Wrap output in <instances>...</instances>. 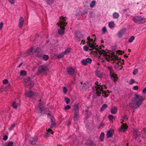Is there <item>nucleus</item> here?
<instances>
[{
    "mask_svg": "<svg viewBox=\"0 0 146 146\" xmlns=\"http://www.w3.org/2000/svg\"><path fill=\"white\" fill-rule=\"evenodd\" d=\"M138 73V70L137 69H135L133 72V74L135 75L137 74Z\"/></svg>",
    "mask_w": 146,
    "mask_h": 146,
    "instance_id": "nucleus-39",
    "label": "nucleus"
},
{
    "mask_svg": "<svg viewBox=\"0 0 146 146\" xmlns=\"http://www.w3.org/2000/svg\"><path fill=\"white\" fill-rule=\"evenodd\" d=\"M65 100L67 104H68L70 102V99L68 98L67 97H66L65 98Z\"/></svg>",
    "mask_w": 146,
    "mask_h": 146,
    "instance_id": "nucleus-40",
    "label": "nucleus"
},
{
    "mask_svg": "<svg viewBox=\"0 0 146 146\" xmlns=\"http://www.w3.org/2000/svg\"><path fill=\"white\" fill-rule=\"evenodd\" d=\"M134 131L135 132V134H137V129H134Z\"/></svg>",
    "mask_w": 146,
    "mask_h": 146,
    "instance_id": "nucleus-55",
    "label": "nucleus"
},
{
    "mask_svg": "<svg viewBox=\"0 0 146 146\" xmlns=\"http://www.w3.org/2000/svg\"><path fill=\"white\" fill-rule=\"evenodd\" d=\"M48 69V68L47 66L45 65H41L38 67V71L39 73H42Z\"/></svg>",
    "mask_w": 146,
    "mask_h": 146,
    "instance_id": "nucleus-11",
    "label": "nucleus"
},
{
    "mask_svg": "<svg viewBox=\"0 0 146 146\" xmlns=\"http://www.w3.org/2000/svg\"><path fill=\"white\" fill-rule=\"evenodd\" d=\"M74 114H79L78 110V106L77 104H76L74 106Z\"/></svg>",
    "mask_w": 146,
    "mask_h": 146,
    "instance_id": "nucleus-21",
    "label": "nucleus"
},
{
    "mask_svg": "<svg viewBox=\"0 0 146 146\" xmlns=\"http://www.w3.org/2000/svg\"><path fill=\"white\" fill-rule=\"evenodd\" d=\"M107 31L106 28V27H104L102 29V32L103 33H105Z\"/></svg>",
    "mask_w": 146,
    "mask_h": 146,
    "instance_id": "nucleus-47",
    "label": "nucleus"
},
{
    "mask_svg": "<svg viewBox=\"0 0 146 146\" xmlns=\"http://www.w3.org/2000/svg\"><path fill=\"white\" fill-rule=\"evenodd\" d=\"M126 30L125 29H123L119 31L117 34V35L119 38L123 36L125 33Z\"/></svg>",
    "mask_w": 146,
    "mask_h": 146,
    "instance_id": "nucleus-14",
    "label": "nucleus"
},
{
    "mask_svg": "<svg viewBox=\"0 0 146 146\" xmlns=\"http://www.w3.org/2000/svg\"><path fill=\"white\" fill-rule=\"evenodd\" d=\"M108 26L111 29L113 28L115 26L114 22L111 21L108 24Z\"/></svg>",
    "mask_w": 146,
    "mask_h": 146,
    "instance_id": "nucleus-25",
    "label": "nucleus"
},
{
    "mask_svg": "<svg viewBox=\"0 0 146 146\" xmlns=\"http://www.w3.org/2000/svg\"><path fill=\"white\" fill-rule=\"evenodd\" d=\"M12 4H13L15 2V0H8Z\"/></svg>",
    "mask_w": 146,
    "mask_h": 146,
    "instance_id": "nucleus-50",
    "label": "nucleus"
},
{
    "mask_svg": "<svg viewBox=\"0 0 146 146\" xmlns=\"http://www.w3.org/2000/svg\"><path fill=\"white\" fill-rule=\"evenodd\" d=\"M67 71L68 74L72 75L74 74L75 73L74 70L72 67H68L67 69Z\"/></svg>",
    "mask_w": 146,
    "mask_h": 146,
    "instance_id": "nucleus-17",
    "label": "nucleus"
},
{
    "mask_svg": "<svg viewBox=\"0 0 146 146\" xmlns=\"http://www.w3.org/2000/svg\"><path fill=\"white\" fill-rule=\"evenodd\" d=\"M34 52L35 54L38 57H40L42 56V52L41 51L40 49L38 48H37L35 49H34L33 47L31 48L29 50L27 51L26 52V55H29L31 52Z\"/></svg>",
    "mask_w": 146,
    "mask_h": 146,
    "instance_id": "nucleus-5",
    "label": "nucleus"
},
{
    "mask_svg": "<svg viewBox=\"0 0 146 146\" xmlns=\"http://www.w3.org/2000/svg\"><path fill=\"white\" fill-rule=\"evenodd\" d=\"M13 142L12 141H10L8 143L7 146H13Z\"/></svg>",
    "mask_w": 146,
    "mask_h": 146,
    "instance_id": "nucleus-44",
    "label": "nucleus"
},
{
    "mask_svg": "<svg viewBox=\"0 0 146 146\" xmlns=\"http://www.w3.org/2000/svg\"><path fill=\"white\" fill-rule=\"evenodd\" d=\"M50 116L51 117V119L52 123L50 127L49 128L48 130H46L47 132L45 133V136L48 137L50 134H53L54 132L52 131V129L54 126L55 125V123L54 122H52V117L51 115H50Z\"/></svg>",
    "mask_w": 146,
    "mask_h": 146,
    "instance_id": "nucleus-8",
    "label": "nucleus"
},
{
    "mask_svg": "<svg viewBox=\"0 0 146 146\" xmlns=\"http://www.w3.org/2000/svg\"><path fill=\"white\" fill-rule=\"evenodd\" d=\"M26 74V72L25 70H22L20 72V75L21 76H25Z\"/></svg>",
    "mask_w": 146,
    "mask_h": 146,
    "instance_id": "nucleus-36",
    "label": "nucleus"
},
{
    "mask_svg": "<svg viewBox=\"0 0 146 146\" xmlns=\"http://www.w3.org/2000/svg\"><path fill=\"white\" fill-rule=\"evenodd\" d=\"M127 127L128 126L126 124L123 123L119 127V130L121 131L124 132L126 131V130L127 129Z\"/></svg>",
    "mask_w": 146,
    "mask_h": 146,
    "instance_id": "nucleus-15",
    "label": "nucleus"
},
{
    "mask_svg": "<svg viewBox=\"0 0 146 146\" xmlns=\"http://www.w3.org/2000/svg\"><path fill=\"white\" fill-rule=\"evenodd\" d=\"M79 117V114H74V120L75 121H77L78 120Z\"/></svg>",
    "mask_w": 146,
    "mask_h": 146,
    "instance_id": "nucleus-28",
    "label": "nucleus"
},
{
    "mask_svg": "<svg viewBox=\"0 0 146 146\" xmlns=\"http://www.w3.org/2000/svg\"><path fill=\"white\" fill-rule=\"evenodd\" d=\"M98 46L97 45L96 47H95L93 51L99 57H104V59L108 61L110 60H115V62H117V63L118 65H121L120 62H120L117 56L114 54L106 53L105 51H106L107 49L103 46H100L99 48H98Z\"/></svg>",
    "mask_w": 146,
    "mask_h": 146,
    "instance_id": "nucleus-1",
    "label": "nucleus"
},
{
    "mask_svg": "<svg viewBox=\"0 0 146 146\" xmlns=\"http://www.w3.org/2000/svg\"><path fill=\"white\" fill-rule=\"evenodd\" d=\"M145 99V96L135 94V97L130 104L131 107L135 109L138 108Z\"/></svg>",
    "mask_w": 146,
    "mask_h": 146,
    "instance_id": "nucleus-4",
    "label": "nucleus"
},
{
    "mask_svg": "<svg viewBox=\"0 0 146 146\" xmlns=\"http://www.w3.org/2000/svg\"><path fill=\"white\" fill-rule=\"evenodd\" d=\"M91 143L90 144V145H87L86 146H93L92 143H93L92 142H91Z\"/></svg>",
    "mask_w": 146,
    "mask_h": 146,
    "instance_id": "nucleus-56",
    "label": "nucleus"
},
{
    "mask_svg": "<svg viewBox=\"0 0 146 146\" xmlns=\"http://www.w3.org/2000/svg\"><path fill=\"white\" fill-rule=\"evenodd\" d=\"M62 21L61 20L59 22V23H58V25L59 26H60V29L58 30V34L61 35H62L64 33V27L62 28L61 27V26L62 25H64L65 26L67 25V23L65 22V18L64 17H62Z\"/></svg>",
    "mask_w": 146,
    "mask_h": 146,
    "instance_id": "nucleus-6",
    "label": "nucleus"
},
{
    "mask_svg": "<svg viewBox=\"0 0 146 146\" xmlns=\"http://www.w3.org/2000/svg\"><path fill=\"white\" fill-rule=\"evenodd\" d=\"M71 108V106L69 105L66 106L64 108L65 110H67L70 109Z\"/></svg>",
    "mask_w": 146,
    "mask_h": 146,
    "instance_id": "nucleus-41",
    "label": "nucleus"
},
{
    "mask_svg": "<svg viewBox=\"0 0 146 146\" xmlns=\"http://www.w3.org/2000/svg\"><path fill=\"white\" fill-rule=\"evenodd\" d=\"M96 2L94 0L92 1L90 5V7L92 8L94 7L96 5Z\"/></svg>",
    "mask_w": 146,
    "mask_h": 146,
    "instance_id": "nucleus-29",
    "label": "nucleus"
},
{
    "mask_svg": "<svg viewBox=\"0 0 146 146\" xmlns=\"http://www.w3.org/2000/svg\"><path fill=\"white\" fill-rule=\"evenodd\" d=\"M105 134L104 132H102L101 133L100 135L99 140L101 141H103L104 138Z\"/></svg>",
    "mask_w": 146,
    "mask_h": 146,
    "instance_id": "nucleus-24",
    "label": "nucleus"
},
{
    "mask_svg": "<svg viewBox=\"0 0 146 146\" xmlns=\"http://www.w3.org/2000/svg\"><path fill=\"white\" fill-rule=\"evenodd\" d=\"M37 138L36 137L31 138L30 140V143L32 145H35L36 142L37 141Z\"/></svg>",
    "mask_w": 146,
    "mask_h": 146,
    "instance_id": "nucleus-19",
    "label": "nucleus"
},
{
    "mask_svg": "<svg viewBox=\"0 0 146 146\" xmlns=\"http://www.w3.org/2000/svg\"><path fill=\"white\" fill-rule=\"evenodd\" d=\"M104 124L103 123H101L100 124V127H102V126H104Z\"/></svg>",
    "mask_w": 146,
    "mask_h": 146,
    "instance_id": "nucleus-60",
    "label": "nucleus"
},
{
    "mask_svg": "<svg viewBox=\"0 0 146 146\" xmlns=\"http://www.w3.org/2000/svg\"><path fill=\"white\" fill-rule=\"evenodd\" d=\"M75 36L76 39L78 41L82 40L81 43L83 44H84L86 42L88 46L87 45H85L83 47V49L86 52L88 51L89 48H92V50L90 49V50H92L93 52L94 49L95 48V47L97 46V44L95 43V35H93L91 36V38L90 36H88L86 40H84L83 39L82 40V38L83 37V35L81 33L79 32H77L75 33Z\"/></svg>",
    "mask_w": 146,
    "mask_h": 146,
    "instance_id": "nucleus-2",
    "label": "nucleus"
},
{
    "mask_svg": "<svg viewBox=\"0 0 146 146\" xmlns=\"http://www.w3.org/2000/svg\"><path fill=\"white\" fill-rule=\"evenodd\" d=\"M107 107V105L106 104H103L102 106L100 109V110L101 111H103L104 110H105Z\"/></svg>",
    "mask_w": 146,
    "mask_h": 146,
    "instance_id": "nucleus-32",
    "label": "nucleus"
},
{
    "mask_svg": "<svg viewBox=\"0 0 146 146\" xmlns=\"http://www.w3.org/2000/svg\"><path fill=\"white\" fill-rule=\"evenodd\" d=\"M64 55V53L63 52H62L58 55L57 57L58 59H60Z\"/></svg>",
    "mask_w": 146,
    "mask_h": 146,
    "instance_id": "nucleus-34",
    "label": "nucleus"
},
{
    "mask_svg": "<svg viewBox=\"0 0 146 146\" xmlns=\"http://www.w3.org/2000/svg\"><path fill=\"white\" fill-rule=\"evenodd\" d=\"M3 82L4 84H6L8 82V81L7 79H4L3 80Z\"/></svg>",
    "mask_w": 146,
    "mask_h": 146,
    "instance_id": "nucleus-49",
    "label": "nucleus"
},
{
    "mask_svg": "<svg viewBox=\"0 0 146 146\" xmlns=\"http://www.w3.org/2000/svg\"><path fill=\"white\" fill-rule=\"evenodd\" d=\"M108 118L110 120H111L114 119V117L112 115H110L109 116Z\"/></svg>",
    "mask_w": 146,
    "mask_h": 146,
    "instance_id": "nucleus-43",
    "label": "nucleus"
},
{
    "mask_svg": "<svg viewBox=\"0 0 146 146\" xmlns=\"http://www.w3.org/2000/svg\"><path fill=\"white\" fill-rule=\"evenodd\" d=\"M22 64H23V62H22L20 64H19V65L18 66V67L19 68H20L21 66L22 65Z\"/></svg>",
    "mask_w": 146,
    "mask_h": 146,
    "instance_id": "nucleus-57",
    "label": "nucleus"
},
{
    "mask_svg": "<svg viewBox=\"0 0 146 146\" xmlns=\"http://www.w3.org/2000/svg\"><path fill=\"white\" fill-rule=\"evenodd\" d=\"M71 124V122L70 121H69L68 123L67 124V125L68 126H69Z\"/></svg>",
    "mask_w": 146,
    "mask_h": 146,
    "instance_id": "nucleus-59",
    "label": "nucleus"
},
{
    "mask_svg": "<svg viewBox=\"0 0 146 146\" xmlns=\"http://www.w3.org/2000/svg\"><path fill=\"white\" fill-rule=\"evenodd\" d=\"M71 50V49L70 48H67L65 49L64 51L63 52V53L64 54H67L70 52Z\"/></svg>",
    "mask_w": 146,
    "mask_h": 146,
    "instance_id": "nucleus-30",
    "label": "nucleus"
},
{
    "mask_svg": "<svg viewBox=\"0 0 146 146\" xmlns=\"http://www.w3.org/2000/svg\"><path fill=\"white\" fill-rule=\"evenodd\" d=\"M110 76L112 79L114 81H117V75H116L114 73H113L112 71H111L110 72Z\"/></svg>",
    "mask_w": 146,
    "mask_h": 146,
    "instance_id": "nucleus-16",
    "label": "nucleus"
},
{
    "mask_svg": "<svg viewBox=\"0 0 146 146\" xmlns=\"http://www.w3.org/2000/svg\"><path fill=\"white\" fill-rule=\"evenodd\" d=\"M142 133H144L145 134L146 133V128H144L143 129Z\"/></svg>",
    "mask_w": 146,
    "mask_h": 146,
    "instance_id": "nucleus-53",
    "label": "nucleus"
},
{
    "mask_svg": "<svg viewBox=\"0 0 146 146\" xmlns=\"http://www.w3.org/2000/svg\"><path fill=\"white\" fill-rule=\"evenodd\" d=\"M92 60L89 58L84 59L81 61L82 64L84 66L88 64H90Z\"/></svg>",
    "mask_w": 146,
    "mask_h": 146,
    "instance_id": "nucleus-12",
    "label": "nucleus"
},
{
    "mask_svg": "<svg viewBox=\"0 0 146 146\" xmlns=\"http://www.w3.org/2000/svg\"><path fill=\"white\" fill-rule=\"evenodd\" d=\"M105 88H106V86H105Z\"/></svg>",
    "mask_w": 146,
    "mask_h": 146,
    "instance_id": "nucleus-62",
    "label": "nucleus"
},
{
    "mask_svg": "<svg viewBox=\"0 0 146 146\" xmlns=\"http://www.w3.org/2000/svg\"><path fill=\"white\" fill-rule=\"evenodd\" d=\"M23 83L26 86H29L30 88L33 86L34 85V83L32 81L31 78L28 77L27 78H24L22 80Z\"/></svg>",
    "mask_w": 146,
    "mask_h": 146,
    "instance_id": "nucleus-7",
    "label": "nucleus"
},
{
    "mask_svg": "<svg viewBox=\"0 0 146 146\" xmlns=\"http://www.w3.org/2000/svg\"><path fill=\"white\" fill-rule=\"evenodd\" d=\"M15 124H12L11 125V126L9 128V130L10 131L11 130L13 129L15 127Z\"/></svg>",
    "mask_w": 146,
    "mask_h": 146,
    "instance_id": "nucleus-46",
    "label": "nucleus"
},
{
    "mask_svg": "<svg viewBox=\"0 0 146 146\" xmlns=\"http://www.w3.org/2000/svg\"><path fill=\"white\" fill-rule=\"evenodd\" d=\"M43 107V105L42 103H39V105L38 106V107H37V110H38V112H41L42 111V108Z\"/></svg>",
    "mask_w": 146,
    "mask_h": 146,
    "instance_id": "nucleus-20",
    "label": "nucleus"
},
{
    "mask_svg": "<svg viewBox=\"0 0 146 146\" xmlns=\"http://www.w3.org/2000/svg\"><path fill=\"white\" fill-rule=\"evenodd\" d=\"M49 57L48 55H44L43 57V59L45 60H47L48 58Z\"/></svg>",
    "mask_w": 146,
    "mask_h": 146,
    "instance_id": "nucleus-37",
    "label": "nucleus"
},
{
    "mask_svg": "<svg viewBox=\"0 0 146 146\" xmlns=\"http://www.w3.org/2000/svg\"><path fill=\"white\" fill-rule=\"evenodd\" d=\"M63 90L64 94H66L67 92V89L66 87H63Z\"/></svg>",
    "mask_w": 146,
    "mask_h": 146,
    "instance_id": "nucleus-42",
    "label": "nucleus"
},
{
    "mask_svg": "<svg viewBox=\"0 0 146 146\" xmlns=\"http://www.w3.org/2000/svg\"><path fill=\"white\" fill-rule=\"evenodd\" d=\"M96 75L99 78H101L102 76L103 73L100 71L96 70L95 72Z\"/></svg>",
    "mask_w": 146,
    "mask_h": 146,
    "instance_id": "nucleus-22",
    "label": "nucleus"
},
{
    "mask_svg": "<svg viewBox=\"0 0 146 146\" xmlns=\"http://www.w3.org/2000/svg\"><path fill=\"white\" fill-rule=\"evenodd\" d=\"M142 93L143 94H145L146 93V86L143 90L142 91Z\"/></svg>",
    "mask_w": 146,
    "mask_h": 146,
    "instance_id": "nucleus-51",
    "label": "nucleus"
},
{
    "mask_svg": "<svg viewBox=\"0 0 146 146\" xmlns=\"http://www.w3.org/2000/svg\"><path fill=\"white\" fill-rule=\"evenodd\" d=\"M123 118L127 120L128 119V118L127 116L126 115H124L123 117Z\"/></svg>",
    "mask_w": 146,
    "mask_h": 146,
    "instance_id": "nucleus-54",
    "label": "nucleus"
},
{
    "mask_svg": "<svg viewBox=\"0 0 146 146\" xmlns=\"http://www.w3.org/2000/svg\"><path fill=\"white\" fill-rule=\"evenodd\" d=\"M108 69L110 70V72L111 71H112L111 70V68L110 67H109L108 68Z\"/></svg>",
    "mask_w": 146,
    "mask_h": 146,
    "instance_id": "nucleus-58",
    "label": "nucleus"
},
{
    "mask_svg": "<svg viewBox=\"0 0 146 146\" xmlns=\"http://www.w3.org/2000/svg\"><path fill=\"white\" fill-rule=\"evenodd\" d=\"M133 20L135 22L138 23H144L146 21L145 18L139 16L134 17L133 18Z\"/></svg>",
    "mask_w": 146,
    "mask_h": 146,
    "instance_id": "nucleus-9",
    "label": "nucleus"
},
{
    "mask_svg": "<svg viewBox=\"0 0 146 146\" xmlns=\"http://www.w3.org/2000/svg\"><path fill=\"white\" fill-rule=\"evenodd\" d=\"M93 98H96L98 96H102L104 98L107 97L108 95L106 94V91L103 90V87L100 85L96 84L93 87Z\"/></svg>",
    "mask_w": 146,
    "mask_h": 146,
    "instance_id": "nucleus-3",
    "label": "nucleus"
},
{
    "mask_svg": "<svg viewBox=\"0 0 146 146\" xmlns=\"http://www.w3.org/2000/svg\"><path fill=\"white\" fill-rule=\"evenodd\" d=\"M19 26L20 28H21L23 27V25L24 19L22 17H21L19 19Z\"/></svg>",
    "mask_w": 146,
    "mask_h": 146,
    "instance_id": "nucleus-18",
    "label": "nucleus"
},
{
    "mask_svg": "<svg viewBox=\"0 0 146 146\" xmlns=\"http://www.w3.org/2000/svg\"><path fill=\"white\" fill-rule=\"evenodd\" d=\"M135 39V37L133 36H132L128 40V42L129 43L132 42Z\"/></svg>",
    "mask_w": 146,
    "mask_h": 146,
    "instance_id": "nucleus-33",
    "label": "nucleus"
},
{
    "mask_svg": "<svg viewBox=\"0 0 146 146\" xmlns=\"http://www.w3.org/2000/svg\"><path fill=\"white\" fill-rule=\"evenodd\" d=\"M25 96L31 98L32 96H38V93L35 92H33L31 91L30 90L29 91L26 92L25 93Z\"/></svg>",
    "mask_w": 146,
    "mask_h": 146,
    "instance_id": "nucleus-10",
    "label": "nucleus"
},
{
    "mask_svg": "<svg viewBox=\"0 0 146 146\" xmlns=\"http://www.w3.org/2000/svg\"><path fill=\"white\" fill-rule=\"evenodd\" d=\"M90 114L91 113L88 110H86L85 111V116L86 117L88 118L89 117L90 115Z\"/></svg>",
    "mask_w": 146,
    "mask_h": 146,
    "instance_id": "nucleus-26",
    "label": "nucleus"
},
{
    "mask_svg": "<svg viewBox=\"0 0 146 146\" xmlns=\"http://www.w3.org/2000/svg\"><path fill=\"white\" fill-rule=\"evenodd\" d=\"M137 138H139V136H137V137H135V139H136V140H137Z\"/></svg>",
    "mask_w": 146,
    "mask_h": 146,
    "instance_id": "nucleus-61",
    "label": "nucleus"
},
{
    "mask_svg": "<svg viewBox=\"0 0 146 146\" xmlns=\"http://www.w3.org/2000/svg\"><path fill=\"white\" fill-rule=\"evenodd\" d=\"M117 108L115 106L111 108V111L112 113L115 114L117 112Z\"/></svg>",
    "mask_w": 146,
    "mask_h": 146,
    "instance_id": "nucleus-23",
    "label": "nucleus"
},
{
    "mask_svg": "<svg viewBox=\"0 0 146 146\" xmlns=\"http://www.w3.org/2000/svg\"><path fill=\"white\" fill-rule=\"evenodd\" d=\"M113 18L114 19H116L118 18L119 16V14L118 13L116 12H114L113 14Z\"/></svg>",
    "mask_w": 146,
    "mask_h": 146,
    "instance_id": "nucleus-27",
    "label": "nucleus"
},
{
    "mask_svg": "<svg viewBox=\"0 0 146 146\" xmlns=\"http://www.w3.org/2000/svg\"><path fill=\"white\" fill-rule=\"evenodd\" d=\"M138 87L137 85H135L134 86L133 88L132 89L133 90H138Z\"/></svg>",
    "mask_w": 146,
    "mask_h": 146,
    "instance_id": "nucleus-45",
    "label": "nucleus"
},
{
    "mask_svg": "<svg viewBox=\"0 0 146 146\" xmlns=\"http://www.w3.org/2000/svg\"><path fill=\"white\" fill-rule=\"evenodd\" d=\"M12 106L14 109H16L18 107V105L15 102H13L12 104Z\"/></svg>",
    "mask_w": 146,
    "mask_h": 146,
    "instance_id": "nucleus-35",
    "label": "nucleus"
},
{
    "mask_svg": "<svg viewBox=\"0 0 146 146\" xmlns=\"http://www.w3.org/2000/svg\"><path fill=\"white\" fill-rule=\"evenodd\" d=\"M135 82V80L133 79H131L129 82V84H132Z\"/></svg>",
    "mask_w": 146,
    "mask_h": 146,
    "instance_id": "nucleus-38",
    "label": "nucleus"
},
{
    "mask_svg": "<svg viewBox=\"0 0 146 146\" xmlns=\"http://www.w3.org/2000/svg\"><path fill=\"white\" fill-rule=\"evenodd\" d=\"M8 139V137L7 135H5L4 136L3 140L4 141H6Z\"/></svg>",
    "mask_w": 146,
    "mask_h": 146,
    "instance_id": "nucleus-52",
    "label": "nucleus"
},
{
    "mask_svg": "<svg viewBox=\"0 0 146 146\" xmlns=\"http://www.w3.org/2000/svg\"><path fill=\"white\" fill-rule=\"evenodd\" d=\"M114 130L112 129H110L107 131L106 136L108 138L111 137L114 134Z\"/></svg>",
    "mask_w": 146,
    "mask_h": 146,
    "instance_id": "nucleus-13",
    "label": "nucleus"
},
{
    "mask_svg": "<svg viewBox=\"0 0 146 146\" xmlns=\"http://www.w3.org/2000/svg\"><path fill=\"white\" fill-rule=\"evenodd\" d=\"M3 22H1L0 23V30H1L3 28Z\"/></svg>",
    "mask_w": 146,
    "mask_h": 146,
    "instance_id": "nucleus-48",
    "label": "nucleus"
},
{
    "mask_svg": "<svg viewBox=\"0 0 146 146\" xmlns=\"http://www.w3.org/2000/svg\"><path fill=\"white\" fill-rule=\"evenodd\" d=\"M46 1L48 5H51L53 3L54 0H46Z\"/></svg>",
    "mask_w": 146,
    "mask_h": 146,
    "instance_id": "nucleus-31",
    "label": "nucleus"
}]
</instances>
